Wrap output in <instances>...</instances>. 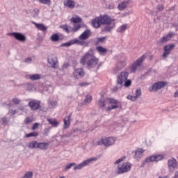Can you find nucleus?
Segmentation results:
<instances>
[{
  "mask_svg": "<svg viewBox=\"0 0 178 178\" xmlns=\"http://www.w3.org/2000/svg\"><path fill=\"white\" fill-rule=\"evenodd\" d=\"M99 59H98L94 55V49H90L88 52H86L81 58L80 63L82 66H86L88 69H94L98 65Z\"/></svg>",
  "mask_w": 178,
  "mask_h": 178,
  "instance_id": "obj_1",
  "label": "nucleus"
},
{
  "mask_svg": "<svg viewBox=\"0 0 178 178\" xmlns=\"http://www.w3.org/2000/svg\"><path fill=\"white\" fill-rule=\"evenodd\" d=\"M91 35V31L89 29L86 30L81 35H79V39H73L68 42L63 43L60 47H70L72 45H80L81 47H88L89 42L86 41L88 40Z\"/></svg>",
  "mask_w": 178,
  "mask_h": 178,
  "instance_id": "obj_2",
  "label": "nucleus"
},
{
  "mask_svg": "<svg viewBox=\"0 0 178 178\" xmlns=\"http://www.w3.org/2000/svg\"><path fill=\"white\" fill-rule=\"evenodd\" d=\"M106 105H110L106 108V111H112V109H118V108H119V102L112 98H106L102 97L98 101V106L99 108H105Z\"/></svg>",
  "mask_w": 178,
  "mask_h": 178,
  "instance_id": "obj_3",
  "label": "nucleus"
},
{
  "mask_svg": "<svg viewBox=\"0 0 178 178\" xmlns=\"http://www.w3.org/2000/svg\"><path fill=\"white\" fill-rule=\"evenodd\" d=\"M131 169V163L129 162H124L122 165L118 166L117 174L122 175V173H127V172H130Z\"/></svg>",
  "mask_w": 178,
  "mask_h": 178,
  "instance_id": "obj_4",
  "label": "nucleus"
},
{
  "mask_svg": "<svg viewBox=\"0 0 178 178\" xmlns=\"http://www.w3.org/2000/svg\"><path fill=\"white\" fill-rule=\"evenodd\" d=\"M116 141V138L108 137L105 138H101L98 142V145H104L105 147H111V145H113L115 142Z\"/></svg>",
  "mask_w": 178,
  "mask_h": 178,
  "instance_id": "obj_5",
  "label": "nucleus"
},
{
  "mask_svg": "<svg viewBox=\"0 0 178 178\" xmlns=\"http://www.w3.org/2000/svg\"><path fill=\"white\" fill-rule=\"evenodd\" d=\"M98 160V158L97 157H92L89 159L83 161L82 163L74 165V170H80V169H83L85 166H88L91 162H95Z\"/></svg>",
  "mask_w": 178,
  "mask_h": 178,
  "instance_id": "obj_6",
  "label": "nucleus"
},
{
  "mask_svg": "<svg viewBox=\"0 0 178 178\" xmlns=\"http://www.w3.org/2000/svg\"><path fill=\"white\" fill-rule=\"evenodd\" d=\"M145 58H146L145 54H143L141 57L138 58L136 61L129 67L131 73H136V70H137V67H138L139 66H141Z\"/></svg>",
  "mask_w": 178,
  "mask_h": 178,
  "instance_id": "obj_7",
  "label": "nucleus"
},
{
  "mask_svg": "<svg viewBox=\"0 0 178 178\" xmlns=\"http://www.w3.org/2000/svg\"><path fill=\"white\" fill-rule=\"evenodd\" d=\"M128 77H129V72L124 71L120 73L117 76L118 86H123V84H124V81L127 80Z\"/></svg>",
  "mask_w": 178,
  "mask_h": 178,
  "instance_id": "obj_8",
  "label": "nucleus"
},
{
  "mask_svg": "<svg viewBox=\"0 0 178 178\" xmlns=\"http://www.w3.org/2000/svg\"><path fill=\"white\" fill-rule=\"evenodd\" d=\"M166 86V82L163 81H159L154 83L150 88H149V91L150 92H152L154 91H158V90H161V88H163Z\"/></svg>",
  "mask_w": 178,
  "mask_h": 178,
  "instance_id": "obj_9",
  "label": "nucleus"
},
{
  "mask_svg": "<svg viewBox=\"0 0 178 178\" xmlns=\"http://www.w3.org/2000/svg\"><path fill=\"white\" fill-rule=\"evenodd\" d=\"M84 74H85L84 69L74 68V72L72 73V77H74V79H76L77 80H79V79L84 77Z\"/></svg>",
  "mask_w": 178,
  "mask_h": 178,
  "instance_id": "obj_10",
  "label": "nucleus"
},
{
  "mask_svg": "<svg viewBox=\"0 0 178 178\" xmlns=\"http://www.w3.org/2000/svg\"><path fill=\"white\" fill-rule=\"evenodd\" d=\"M101 24H112L115 23V19H112L108 15H100Z\"/></svg>",
  "mask_w": 178,
  "mask_h": 178,
  "instance_id": "obj_11",
  "label": "nucleus"
},
{
  "mask_svg": "<svg viewBox=\"0 0 178 178\" xmlns=\"http://www.w3.org/2000/svg\"><path fill=\"white\" fill-rule=\"evenodd\" d=\"M8 35H9L10 37H14L15 40H17V41H20L21 42H24V41H26V35L17 32L9 33H8Z\"/></svg>",
  "mask_w": 178,
  "mask_h": 178,
  "instance_id": "obj_12",
  "label": "nucleus"
},
{
  "mask_svg": "<svg viewBox=\"0 0 178 178\" xmlns=\"http://www.w3.org/2000/svg\"><path fill=\"white\" fill-rule=\"evenodd\" d=\"M163 159V155L162 154H156L150 157H147L145 159V162L148 163L149 162H158L159 161H162Z\"/></svg>",
  "mask_w": 178,
  "mask_h": 178,
  "instance_id": "obj_13",
  "label": "nucleus"
},
{
  "mask_svg": "<svg viewBox=\"0 0 178 178\" xmlns=\"http://www.w3.org/2000/svg\"><path fill=\"white\" fill-rule=\"evenodd\" d=\"M175 49V44H167L164 47V53L163 54V58H168L170 55L171 51Z\"/></svg>",
  "mask_w": 178,
  "mask_h": 178,
  "instance_id": "obj_14",
  "label": "nucleus"
},
{
  "mask_svg": "<svg viewBox=\"0 0 178 178\" xmlns=\"http://www.w3.org/2000/svg\"><path fill=\"white\" fill-rule=\"evenodd\" d=\"M40 105L41 102L38 100H32L29 102V106H30L32 111H37V109H40Z\"/></svg>",
  "mask_w": 178,
  "mask_h": 178,
  "instance_id": "obj_15",
  "label": "nucleus"
},
{
  "mask_svg": "<svg viewBox=\"0 0 178 178\" xmlns=\"http://www.w3.org/2000/svg\"><path fill=\"white\" fill-rule=\"evenodd\" d=\"M48 63L50 67H53V69H58V60L55 57H49L48 58Z\"/></svg>",
  "mask_w": 178,
  "mask_h": 178,
  "instance_id": "obj_16",
  "label": "nucleus"
},
{
  "mask_svg": "<svg viewBox=\"0 0 178 178\" xmlns=\"http://www.w3.org/2000/svg\"><path fill=\"white\" fill-rule=\"evenodd\" d=\"M141 97V89H137L136 90V93L134 96L132 95H128L127 99L130 101H136L137 98H140Z\"/></svg>",
  "mask_w": 178,
  "mask_h": 178,
  "instance_id": "obj_17",
  "label": "nucleus"
},
{
  "mask_svg": "<svg viewBox=\"0 0 178 178\" xmlns=\"http://www.w3.org/2000/svg\"><path fill=\"white\" fill-rule=\"evenodd\" d=\"M101 18L100 17H95L92 21V26L95 29H99L101 27Z\"/></svg>",
  "mask_w": 178,
  "mask_h": 178,
  "instance_id": "obj_18",
  "label": "nucleus"
},
{
  "mask_svg": "<svg viewBox=\"0 0 178 178\" xmlns=\"http://www.w3.org/2000/svg\"><path fill=\"white\" fill-rule=\"evenodd\" d=\"M126 66V61H120L118 62L116 65V67L114 69V73H118V72H120L123 67Z\"/></svg>",
  "mask_w": 178,
  "mask_h": 178,
  "instance_id": "obj_19",
  "label": "nucleus"
},
{
  "mask_svg": "<svg viewBox=\"0 0 178 178\" xmlns=\"http://www.w3.org/2000/svg\"><path fill=\"white\" fill-rule=\"evenodd\" d=\"M144 152H145V150L143 149H139L135 152L134 159L138 161L139 159H141V157L144 155Z\"/></svg>",
  "mask_w": 178,
  "mask_h": 178,
  "instance_id": "obj_20",
  "label": "nucleus"
},
{
  "mask_svg": "<svg viewBox=\"0 0 178 178\" xmlns=\"http://www.w3.org/2000/svg\"><path fill=\"white\" fill-rule=\"evenodd\" d=\"M64 6L73 9L76 6V3L73 0H65L64 1Z\"/></svg>",
  "mask_w": 178,
  "mask_h": 178,
  "instance_id": "obj_21",
  "label": "nucleus"
},
{
  "mask_svg": "<svg viewBox=\"0 0 178 178\" xmlns=\"http://www.w3.org/2000/svg\"><path fill=\"white\" fill-rule=\"evenodd\" d=\"M116 26V24L114 22L113 24H108L105 25L102 31H105L106 33H111V31Z\"/></svg>",
  "mask_w": 178,
  "mask_h": 178,
  "instance_id": "obj_22",
  "label": "nucleus"
},
{
  "mask_svg": "<svg viewBox=\"0 0 178 178\" xmlns=\"http://www.w3.org/2000/svg\"><path fill=\"white\" fill-rule=\"evenodd\" d=\"M168 165L169 169L170 170H175V168L177 166L176 159H171L168 160Z\"/></svg>",
  "mask_w": 178,
  "mask_h": 178,
  "instance_id": "obj_23",
  "label": "nucleus"
},
{
  "mask_svg": "<svg viewBox=\"0 0 178 178\" xmlns=\"http://www.w3.org/2000/svg\"><path fill=\"white\" fill-rule=\"evenodd\" d=\"M72 118V113L69 115L65 116L64 118V129H68L70 126V119Z\"/></svg>",
  "mask_w": 178,
  "mask_h": 178,
  "instance_id": "obj_24",
  "label": "nucleus"
},
{
  "mask_svg": "<svg viewBox=\"0 0 178 178\" xmlns=\"http://www.w3.org/2000/svg\"><path fill=\"white\" fill-rule=\"evenodd\" d=\"M172 37H173V33H168L166 36H163L160 42L162 44H165V42H168V41H170V40H171Z\"/></svg>",
  "mask_w": 178,
  "mask_h": 178,
  "instance_id": "obj_25",
  "label": "nucleus"
},
{
  "mask_svg": "<svg viewBox=\"0 0 178 178\" xmlns=\"http://www.w3.org/2000/svg\"><path fill=\"white\" fill-rule=\"evenodd\" d=\"M96 51L99 52V55H105L108 52V49L104 48L102 46H98L96 47Z\"/></svg>",
  "mask_w": 178,
  "mask_h": 178,
  "instance_id": "obj_26",
  "label": "nucleus"
},
{
  "mask_svg": "<svg viewBox=\"0 0 178 178\" xmlns=\"http://www.w3.org/2000/svg\"><path fill=\"white\" fill-rule=\"evenodd\" d=\"M127 5H129V1H122L118 6V9L120 10H124L126 8H127Z\"/></svg>",
  "mask_w": 178,
  "mask_h": 178,
  "instance_id": "obj_27",
  "label": "nucleus"
},
{
  "mask_svg": "<svg viewBox=\"0 0 178 178\" xmlns=\"http://www.w3.org/2000/svg\"><path fill=\"white\" fill-rule=\"evenodd\" d=\"M49 147V143H38V148L39 149H48V147Z\"/></svg>",
  "mask_w": 178,
  "mask_h": 178,
  "instance_id": "obj_28",
  "label": "nucleus"
},
{
  "mask_svg": "<svg viewBox=\"0 0 178 178\" xmlns=\"http://www.w3.org/2000/svg\"><path fill=\"white\" fill-rule=\"evenodd\" d=\"M33 24L38 30H40V31H47V28L43 24H37L36 22H33Z\"/></svg>",
  "mask_w": 178,
  "mask_h": 178,
  "instance_id": "obj_29",
  "label": "nucleus"
},
{
  "mask_svg": "<svg viewBox=\"0 0 178 178\" xmlns=\"http://www.w3.org/2000/svg\"><path fill=\"white\" fill-rule=\"evenodd\" d=\"M60 29H62V30H63V31L67 33V34H69V33H72V27L69 26L68 25H66V24L60 25Z\"/></svg>",
  "mask_w": 178,
  "mask_h": 178,
  "instance_id": "obj_30",
  "label": "nucleus"
},
{
  "mask_svg": "<svg viewBox=\"0 0 178 178\" xmlns=\"http://www.w3.org/2000/svg\"><path fill=\"white\" fill-rule=\"evenodd\" d=\"M29 79L31 80V81H35L37 80L41 79V74H33L29 75Z\"/></svg>",
  "mask_w": 178,
  "mask_h": 178,
  "instance_id": "obj_31",
  "label": "nucleus"
},
{
  "mask_svg": "<svg viewBox=\"0 0 178 178\" xmlns=\"http://www.w3.org/2000/svg\"><path fill=\"white\" fill-rule=\"evenodd\" d=\"M47 121L49 122V124H51L53 127H58L59 125V122L56 120V119L53 118H49L47 119Z\"/></svg>",
  "mask_w": 178,
  "mask_h": 178,
  "instance_id": "obj_32",
  "label": "nucleus"
},
{
  "mask_svg": "<svg viewBox=\"0 0 178 178\" xmlns=\"http://www.w3.org/2000/svg\"><path fill=\"white\" fill-rule=\"evenodd\" d=\"M70 22L71 23H81L82 19L80 17L76 15L71 18Z\"/></svg>",
  "mask_w": 178,
  "mask_h": 178,
  "instance_id": "obj_33",
  "label": "nucleus"
},
{
  "mask_svg": "<svg viewBox=\"0 0 178 178\" xmlns=\"http://www.w3.org/2000/svg\"><path fill=\"white\" fill-rule=\"evenodd\" d=\"M80 29H81V24H74L73 28H71V33H76L77 31H79V30H80Z\"/></svg>",
  "mask_w": 178,
  "mask_h": 178,
  "instance_id": "obj_34",
  "label": "nucleus"
},
{
  "mask_svg": "<svg viewBox=\"0 0 178 178\" xmlns=\"http://www.w3.org/2000/svg\"><path fill=\"white\" fill-rule=\"evenodd\" d=\"M28 147L31 149L38 148V142L35 140L30 142L28 145Z\"/></svg>",
  "mask_w": 178,
  "mask_h": 178,
  "instance_id": "obj_35",
  "label": "nucleus"
},
{
  "mask_svg": "<svg viewBox=\"0 0 178 178\" xmlns=\"http://www.w3.org/2000/svg\"><path fill=\"white\" fill-rule=\"evenodd\" d=\"M50 40L53 41V42H58V41H59V35L57 33H54L51 35Z\"/></svg>",
  "mask_w": 178,
  "mask_h": 178,
  "instance_id": "obj_36",
  "label": "nucleus"
},
{
  "mask_svg": "<svg viewBox=\"0 0 178 178\" xmlns=\"http://www.w3.org/2000/svg\"><path fill=\"white\" fill-rule=\"evenodd\" d=\"M33 176H34V173L32 171H28L21 178H33Z\"/></svg>",
  "mask_w": 178,
  "mask_h": 178,
  "instance_id": "obj_37",
  "label": "nucleus"
},
{
  "mask_svg": "<svg viewBox=\"0 0 178 178\" xmlns=\"http://www.w3.org/2000/svg\"><path fill=\"white\" fill-rule=\"evenodd\" d=\"M38 135H39L38 132L34 131V132H31V133L26 134L25 137L26 138H30V137H38Z\"/></svg>",
  "mask_w": 178,
  "mask_h": 178,
  "instance_id": "obj_38",
  "label": "nucleus"
},
{
  "mask_svg": "<svg viewBox=\"0 0 178 178\" xmlns=\"http://www.w3.org/2000/svg\"><path fill=\"white\" fill-rule=\"evenodd\" d=\"M91 101H92V97L90 95H87L84 100L85 105H88Z\"/></svg>",
  "mask_w": 178,
  "mask_h": 178,
  "instance_id": "obj_39",
  "label": "nucleus"
},
{
  "mask_svg": "<svg viewBox=\"0 0 178 178\" xmlns=\"http://www.w3.org/2000/svg\"><path fill=\"white\" fill-rule=\"evenodd\" d=\"M126 29H127V25L124 24L121 26L119 29H118L117 31L118 33H124V31H126Z\"/></svg>",
  "mask_w": 178,
  "mask_h": 178,
  "instance_id": "obj_40",
  "label": "nucleus"
},
{
  "mask_svg": "<svg viewBox=\"0 0 178 178\" xmlns=\"http://www.w3.org/2000/svg\"><path fill=\"white\" fill-rule=\"evenodd\" d=\"M40 3H42V5H51V0H38Z\"/></svg>",
  "mask_w": 178,
  "mask_h": 178,
  "instance_id": "obj_41",
  "label": "nucleus"
},
{
  "mask_svg": "<svg viewBox=\"0 0 178 178\" xmlns=\"http://www.w3.org/2000/svg\"><path fill=\"white\" fill-rule=\"evenodd\" d=\"M73 166H76V163H70V164H68L65 168V170H69V169H71L72 168H73Z\"/></svg>",
  "mask_w": 178,
  "mask_h": 178,
  "instance_id": "obj_42",
  "label": "nucleus"
},
{
  "mask_svg": "<svg viewBox=\"0 0 178 178\" xmlns=\"http://www.w3.org/2000/svg\"><path fill=\"white\" fill-rule=\"evenodd\" d=\"M2 124H8L9 120L6 117H3L1 119Z\"/></svg>",
  "mask_w": 178,
  "mask_h": 178,
  "instance_id": "obj_43",
  "label": "nucleus"
},
{
  "mask_svg": "<svg viewBox=\"0 0 178 178\" xmlns=\"http://www.w3.org/2000/svg\"><path fill=\"white\" fill-rule=\"evenodd\" d=\"M57 105H58V102H56V100L50 102L51 108H56Z\"/></svg>",
  "mask_w": 178,
  "mask_h": 178,
  "instance_id": "obj_44",
  "label": "nucleus"
},
{
  "mask_svg": "<svg viewBox=\"0 0 178 178\" xmlns=\"http://www.w3.org/2000/svg\"><path fill=\"white\" fill-rule=\"evenodd\" d=\"M70 66L69 63H64L62 65L61 70H65V69H67Z\"/></svg>",
  "mask_w": 178,
  "mask_h": 178,
  "instance_id": "obj_45",
  "label": "nucleus"
},
{
  "mask_svg": "<svg viewBox=\"0 0 178 178\" xmlns=\"http://www.w3.org/2000/svg\"><path fill=\"white\" fill-rule=\"evenodd\" d=\"M124 86L125 87H130V86H131V81L127 79L126 81L124 82Z\"/></svg>",
  "mask_w": 178,
  "mask_h": 178,
  "instance_id": "obj_46",
  "label": "nucleus"
},
{
  "mask_svg": "<svg viewBox=\"0 0 178 178\" xmlns=\"http://www.w3.org/2000/svg\"><path fill=\"white\" fill-rule=\"evenodd\" d=\"M122 87H123V86L118 85V82H117V86L112 89V91L116 92L118 91V90H120Z\"/></svg>",
  "mask_w": 178,
  "mask_h": 178,
  "instance_id": "obj_47",
  "label": "nucleus"
},
{
  "mask_svg": "<svg viewBox=\"0 0 178 178\" xmlns=\"http://www.w3.org/2000/svg\"><path fill=\"white\" fill-rule=\"evenodd\" d=\"M124 159H126V157H122V158L118 159L114 163H115V165H119V163H120L121 162H123V161H124Z\"/></svg>",
  "mask_w": 178,
  "mask_h": 178,
  "instance_id": "obj_48",
  "label": "nucleus"
},
{
  "mask_svg": "<svg viewBox=\"0 0 178 178\" xmlns=\"http://www.w3.org/2000/svg\"><path fill=\"white\" fill-rule=\"evenodd\" d=\"M13 102L15 105H19V104H20L21 101H20V99H19L17 98H14V99H13Z\"/></svg>",
  "mask_w": 178,
  "mask_h": 178,
  "instance_id": "obj_49",
  "label": "nucleus"
},
{
  "mask_svg": "<svg viewBox=\"0 0 178 178\" xmlns=\"http://www.w3.org/2000/svg\"><path fill=\"white\" fill-rule=\"evenodd\" d=\"M49 130H51V128H45L44 129V133H43V136H44L45 137L47 136H48V133H49Z\"/></svg>",
  "mask_w": 178,
  "mask_h": 178,
  "instance_id": "obj_50",
  "label": "nucleus"
},
{
  "mask_svg": "<svg viewBox=\"0 0 178 178\" xmlns=\"http://www.w3.org/2000/svg\"><path fill=\"white\" fill-rule=\"evenodd\" d=\"M156 9L157 10H159V12H162V10H163V6L162 4H159V6H157Z\"/></svg>",
  "mask_w": 178,
  "mask_h": 178,
  "instance_id": "obj_51",
  "label": "nucleus"
},
{
  "mask_svg": "<svg viewBox=\"0 0 178 178\" xmlns=\"http://www.w3.org/2000/svg\"><path fill=\"white\" fill-rule=\"evenodd\" d=\"M33 122V120L31 118H30L29 117H27L25 119V123L29 124V123H31Z\"/></svg>",
  "mask_w": 178,
  "mask_h": 178,
  "instance_id": "obj_52",
  "label": "nucleus"
},
{
  "mask_svg": "<svg viewBox=\"0 0 178 178\" xmlns=\"http://www.w3.org/2000/svg\"><path fill=\"white\" fill-rule=\"evenodd\" d=\"M79 87H86V86H89V83L87 82H82L79 84Z\"/></svg>",
  "mask_w": 178,
  "mask_h": 178,
  "instance_id": "obj_53",
  "label": "nucleus"
},
{
  "mask_svg": "<svg viewBox=\"0 0 178 178\" xmlns=\"http://www.w3.org/2000/svg\"><path fill=\"white\" fill-rule=\"evenodd\" d=\"M38 128V123H35L31 127V130H36Z\"/></svg>",
  "mask_w": 178,
  "mask_h": 178,
  "instance_id": "obj_54",
  "label": "nucleus"
},
{
  "mask_svg": "<svg viewBox=\"0 0 178 178\" xmlns=\"http://www.w3.org/2000/svg\"><path fill=\"white\" fill-rule=\"evenodd\" d=\"M31 61L32 60H31V58L30 57H28L24 60L25 63H31Z\"/></svg>",
  "mask_w": 178,
  "mask_h": 178,
  "instance_id": "obj_55",
  "label": "nucleus"
},
{
  "mask_svg": "<svg viewBox=\"0 0 178 178\" xmlns=\"http://www.w3.org/2000/svg\"><path fill=\"white\" fill-rule=\"evenodd\" d=\"M16 110H10L8 112V115H11V116H13V115H16Z\"/></svg>",
  "mask_w": 178,
  "mask_h": 178,
  "instance_id": "obj_56",
  "label": "nucleus"
},
{
  "mask_svg": "<svg viewBox=\"0 0 178 178\" xmlns=\"http://www.w3.org/2000/svg\"><path fill=\"white\" fill-rule=\"evenodd\" d=\"M35 12V16H38L39 13H40V10H38V8H35L34 10Z\"/></svg>",
  "mask_w": 178,
  "mask_h": 178,
  "instance_id": "obj_57",
  "label": "nucleus"
},
{
  "mask_svg": "<svg viewBox=\"0 0 178 178\" xmlns=\"http://www.w3.org/2000/svg\"><path fill=\"white\" fill-rule=\"evenodd\" d=\"M27 87H28V90H31V88H33V85L27 83Z\"/></svg>",
  "mask_w": 178,
  "mask_h": 178,
  "instance_id": "obj_58",
  "label": "nucleus"
},
{
  "mask_svg": "<svg viewBox=\"0 0 178 178\" xmlns=\"http://www.w3.org/2000/svg\"><path fill=\"white\" fill-rule=\"evenodd\" d=\"M105 40V38H98V42H102Z\"/></svg>",
  "mask_w": 178,
  "mask_h": 178,
  "instance_id": "obj_59",
  "label": "nucleus"
},
{
  "mask_svg": "<svg viewBox=\"0 0 178 178\" xmlns=\"http://www.w3.org/2000/svg\"><path fill=\"white\" fill-rule=\"evenodd\" d=\"M60 178H65V177L63 176V177H60Z\"/></svg>",
  "mask_w": 178,
  "mask_h": 178,
  "instance_id": "obj_60",
  "label": "nucleus"
},
{
  "mask_svg": "<svg viewBox=\"0 0 178 178\" xmlns=\"http://www.w3.org/2000/svg\"><path fill=\"white\" fill-rule=\"evenodd\" d=\"M0 47H1V44H0Z\"/></svg>",
  "mask_w": 178,
  "mask_h": 178,
  "instance_id": "obj_61",
  "label": "nucleus"
}]
</instances>
